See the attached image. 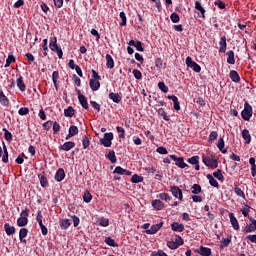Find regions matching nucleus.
Wrapping results in <instances>:
<instances>
[{"instance_id":"obj_2","label":"nucleus","mask_w":256,"mask_h":256,"mask_svg":"<svg viewBox=\"0 0 256 256\" xmlns=\"http://www.w3.org/2000/svg\"><path fill=\"white\" fill-rule=\"evenodd\" d=\"M241 115H242V119H244V121H249L251 119V117H253V107H251V105L246 103Z\"/></svg>"},{"instance_id":"obj_48","label":"nucleus","mask_w":256,"mask_h":256,"mask_svg":"<svg viewBox=\"0 0 256 256\" xmlns=\"http://www.w3.org/2000/svg\"><path fill=\"white\" fill-rule=\"evenodd\" d=\"M69 133H70V135L75 137V135L79 134V128L77 126H75V125L70 126Z\"/></svg>"},{"instance_id":"obj_60","label":"nucleus","mask_w":256,"mask_h":256,"mask_svg":"<svg viewBox=\"0 0 256 256\" xmlns=\"http://www.w3.org/2000/svg\"><path fill=\"white\" fill-rule=\"evenodd\" d=\"M213 176L218 179V181H221L223 179V173H221V170H217L213 173Z\"/></svg>"},{"instance_id":"obj_21","label":"nucleus","mask_w":256,"mask_h":256,"mask_svg":"<svg viewBox=\"0 0 256 256\" xmlns=\"http://www.w3.org/2000/svg\"><path fill=\"white\" fill-rule=\"evenodd\" d=\"M73 147H75V143L68 141V142H65L62 146H60V149L62 151H71V149H73Z\"/></svg>"},{"instance_id":"obj_27","label":"nucleus","mask_w":256,"mask_h":256,"mask_svg":"<svg viewBox=\"0 0 256 256\" xmlns=\"http://www.w3.org/2000/svg\"><path fill=\"white\" fill-rule=\"evenodd\" d=\"M29 233V230H27V228H22L19 231V239L22 243H27V240H23L25 239V237H27V234Z\"/></svg>"},{"instance_id":"obj_43","label":"nucleus","mask_w":256,"mask_h":256,"mask_svg":"<svg viewBox=\"0 0 256 256\" xmlns=\"http://www.w3.org/2000/svg\"><path fill=\"white\" fill-rule=\"evenodd\" d=\"M107 158L109 159V161H111V163H117V157L115 156V151H110L107 154Z\"/></svg>"},{"instance_id":"obj_44","label":"nucleus","mask_w":256,"mask_h":256,"mask_svg":"<svg viewBox=\"0 0 256 256\" xmlns=\"http://www.w3.org/2000/svg\"><path fill=\"white\" fill-rule=\"evenodd\" d=\"M193 195H199V193H201V185L199 184H194L192 186V191Z\"/></svg>"},{"instance_id":"obj_64","label":"nucleus","mask_w":256,"mask_h":256,"mask_svg":"<svg viewBox=\"0 0 256 256\" xmlns=\"http://www.w3.org/2000/svg\"><path fill=\"white\" fill-rule=\"evenodd\" d=\"M133 75L135 77V79H141V77H143V75L141 74V71L135 69L133 70Z\"/></svg>"},{"instance_id":"obj_20","label":"nucleus","mask_w":256,"mask_h":256,"mask_svg":"<svg viewBox=\"0 0 256 256\" xmlns=\"http://www.w3.org/2000/svg\"><path fill=\"white\" fill-rule=\"evenodd\" d=\"M128 45L135 47L137 51H144L141 41L130 40Z\"/></svg>"},{"instance_id":"obj_53","label":"nucleus","mask_w":256,"mask_h":256,"mask_svg":"<svg viewBox=\"0 0 256 256\" xmlns=\"http://www.w3.org/2000/svg\"><path fill=\"white\" fill-rule=\"evenodd\" d=\"M11 63H15V56L9 55L6 59L5 67H10Z\"/></svg>"},{"instance_id":"obj_51","label":"nucleus","mask_w":256,"mask_h":256,"mask_svg":"<svg viewBox=\"0 0 256 256\" xmlns=\"http://www.w3.org/2000/svg\"><path fill=\"white\" fill-rule=\"evenodd\" d=\"M105 243L107 245H109L110 247H117V243H115V240H113V238H111V237H107L105 239Z\"/></svg>"},{"instance_id":"obj_10","label":"nucleus","mask_w":256,"mask_h":256,"mask_svg":"<svg viewBox=\"0 0 256 256\" xmlns=\"http://www.w3.org/2000/svg\"><path fill=\"white\" fill-rule=\"evenodd\" d=\"M163 227V222H160L158 224L152 225L150 229L146 231L148 235H155L159 229Z\"/></svg>"},{"instance_id":"obj_25","label":"nucleus","mask_w":256,"mask_h":256,"mask_svg":"<svg viewBox=\"0 0 256 256\" xmlns=\"http://www.w3.org/2000/svg\"><path fill=\"white\" fill-rule=\"evenodd\" d=\"M17 87L20 89L22 92H24L27 89V86H25V82H23V76H19L17 78Z\"/></svg>"},{"instance_id":"obj_35","label":"nucleus","mask_w":256,"mask_h":256,"mask_svg":"<svg viewBox=\"0 0 256 256\" xmlns=\"http://www.w3.org/2000/svg\"><path fill=\"white\" fill-rule=\"evenodd\" d=\"M60 227L61 229H69V227H71V222H69V219H62L60 220Z\"/></svg>"},{"instance_id":"obj_30","label":"nucleus","mask_w":256,"mask_h":256,"mask_svg":"<svg viewBox=\"0 0 256 256\" xmlns=\"http://www.w3.org/2000/svg\"><path fill=\"white\" fill-rule=\"evenodd\" d=\"M109 99H111L113 103H121V95H119V93L111 92L109 94Z\"/></svg>"},{"instance_id":"obj_29","label":"nucleus","mask_w":256,"mask_h":256,"mask_svg":"<svg viewBox=\"0 0 256 256\" xmlns=\"http://www.w3.org/2000/svg\"><path fill=\"white\" fill-rule=\"evenodd\" d=\"M4 230L7 235H15V227L9 225V223L4 224Z\"/></svg>"},{"instance_id":"obj_50","label":"nucleus","mask_w":256,"mask_h":256,"mask_svg":"<svg viewBox=\"0 0 256 256\" xmlns=\"http://www.w3.org/2000/svg\"><path fill=\"white\" fill-rule=\"evenodd\" d=\"M131 181L133 183H143V177L142 176H139L137 174H134L131 178Z\"/></svg>"},{"instance_id":"obj_40","label":"nucleus","mask_w":256,"mask_h":256,"mask_svg":"<svg viewBox=\"0 0 256 256\" xmlns=\"http://www.w3.org/2000/svg\"><path fill=\"white\" fill-rule=\"evenodd\" d=\"M158 115L164 119V121H170L169 116H167V112L163 108L158 109Z\"/></svg>"},{"instance_id":"obj_28","label":"nucleus","mask_w":256,"mask_h":256,"mask_svg":"<svg viewBox=\"0 0 256 256\" xmlns=\"http://www.w3.org/2000/svg\"><path fill=\"white\" fill-rule=\"evenodd\" d=\"M197 253H199V255H201V256H210L211 249L201 246L200 249L197 251Z\"/></svg>"},{"instance_id":"obj_45","label":"nucleus","mask_w":256,"mask_h":256,"mask_svg":"<svg viewBox=\"0 0 256 256\" xmlns=\"http://www.w3.org/2000/svg\"><path fill=\"white\" fill-rule=\"evenodd\" d=\"M170 19H171L172 23H179V21H181V18L179 17V14H177L176 12H173L170 15Z\"/></svg>"},{"instance_id":"obj_3","label":"nucleus","mask_w":256,"mask_h":256,"mask_svg":"<svg viewBox=\"0 0 256 256\" xmlns=\"http://www.w3.org/2000/svg\"><path fill=\"white\" fill-rule=\"evenodd\" d=\"M29 217V211L28 210H23L20 213V217L17 220V225L18 227H25V225H27L29 219H27Z\"/></svg>"},{"instance_id":"obj_13","label":"nucleus","mask_w":256,"mask_h":256,"mask_svg":"<svg viewBox=\"0 0 256 256\" xmlns=\"http://www.w3.org/2000/svg\"><path fill=\"white\" fill-rule=\"evenodd\" d=\"M229 218L233 229H235V231H239V221H237L235 215L233 213H229Z\"/></svg>"},{"instance_id":"obj_23","label":"nucleus","mask_w":256,"mask_h":256,"mask_svg":"<svg viewBox=\"0 0 256 256\" xmlns=\"http://www.w3.org/2000/svg\"><path fill=\"white\" fill-rule=\"evenodd\" d=\"M227 55V63H229V65H235V52H233L232 50L228 51L226 53Z\"/></svg>"},{"instance_id":"obj_47","label":"nucleus","mask_w":256,"mask_h":256,"mask_svg":"<svg viewBox=\"0 0 256 256\" xmlns=\"http://www.w3.org/2000/svg\"><path fill=\"white\" fill-rule=\"evenodd\" d=\"M158 199H161L162 201H171V196L167 193H160L158 194Z\"/></svg>"},{"instance_id":"obj_11","label":"nucleus","mask_w":256,"mask_h":256,"mask_svg":"<svg viewBox=\"0 0 256 256\" xmlns=\"http://www.w3.org/2000/svg\"><path fill=\"white\" fill-rule=\"evenodd\" d=\"M152 207H154V209H156V211H161L163 209H165V203H163V201L156 199L152 201Z\"/></svg>"},{"instance_id":"obj_24","label":"nucleus","mask_w":256,"mask_h":256,"mask_svg":"<svg viewBox=\"0 0 256 256\" xmlns=\"http://www.w3.org/2000/svg\"><path fill=\"white\" fill-rule=\"evenodd\" d=\"M242 138L244 139L246 145H249V143H251V134L249 133V130L244 129L242 131Z\"/></svg>"},{"instance_id":"obj_26","label":"nucleus","mask_w":256,"mask_h":256,"mask_svg":"<svg viewBox=\"0 0 256 256\" xmlns=\"http://www.w3.org/2000/svg\"><path fill=\"white\" fill-rule=\"evenodd\" d=\"M230 79H232L234 83H239L241 81V77L239 76V73H237V71L235 70L230 71Z\"/></svg>"},{"instance_id":"obj_7","label":"nucleus","mask_w":256,"mask_h":256,"mask_svg":"<svg viewBox=\"0 0 256 256\" xmlns=\"http://www.w3.org/2000/svg\"><path fill=\"white\" fill-rule=\"evenodd\" d=\"M170 193H172L173 197L178 199V201H183V191L180 190L178 186H171Z\"/></svg>"},{"instance_id":"obj_55","label":"nucleus","mask_w":256,"mask_h":256,"mask_svg":"<svg viewBox=\"0 0 256 256\" xmlns=\"http://www.w3.org/2000/svg\"><path fill=\"white\" fill-rule=\"evenodd\" d=\"M47 43H48V40L47 39H44L43 40V45H42V48H43V55L44 57H47V51L49 49V47L47 46Z\"/></svg>"},{"instance_id":"obj_9","label":"nucleus","mask_w":256,"mask_h":256,"mask_svg":"<svg viewBox=\"0 0 256 256\" xmlns=\"http://www.w3.org/2000/svg\"><path fill=\"white\" fill-rule=\"evenodd\" d=\"M250 221L251 223L243 229L244 233H253L256 231V220L250 218Z\"/></svg>"},{"instance_id":"obj_37","label":"nucleus","mask_w":256,"mask_h":256,"mask_svg":"<svg viewBox=\"0 0 256 256\" xmlns=\"http://www.w3.org/2000/svg\"><path fill=\"white\" fill-rule=\"evenodd\" d=\"M65 117H73L75 115V110L73 107L69 106L67 109L64 110Z\"/></svg>"},{"instance_id":"obj_8","label":"nucleus","mask_w":256,"mask_h":256,"mask_svg":"<svg viewBox=\"0 0 256 256\" xmlns=\"http://www.w3.org/2000/svg\"><path fill=\"white\" fill-rule=\"evenodd\" d=\"M170 159H172V161H175V165H177V167H180V169H185L186 167H189V165L185 163L183 157L177 158V156L175 155H170Z\"/></svg>"},{"instance_id":"obj_59","label":"nucleus","mask_w":256,"mask_h":256,"mask_svg":"<svg viewBox=\"0 0 256 256\" xmlns=\"http://www.w3.org/2000/svg\"><path fill=\"white\" fill-rule=\"evenodd\" d=\"M167 247H169V249H179V246L176 244L175 241H168Z\"/></svg>"},{"instance_id":"obj_33","label":"nucleus","mask_w":256,"mask_h":256,"mask_svg":"<svg viewBox=\"0 0 256 256\" xmlns=\"http://www.w3.org/2000/svg\"><path fill=\"white\" fill-rule=\"evenodd\" d=\"M195 9L199 11L203 18H205V8L201 5V2L196 1L195 2Z\"/></svg>"},{"instance_id":"obj_58","label":"nucleus","mask_w":256,"mask_h":256,"mask_svg":"<svg viewBox=\"0 0 256 256\" xmlns=\"http://www.w3.org/2000/svg\"><path fill=\"white\" fill-rule=\"evenodd\" d=\"M19 115H29V108L27 107H22L18 110Z\"/></svg>"},{"instance_id":"obj_56","label":"nucleus","mask_w":256,"mask_h":256,"mask_svg":"<svg viewBox=\"0 0 256 256\" xmlns=\"http://www.w3.org/2000/svg\"><path fill=\"white\" fill-rule=\"evenodd\" d=\"M57 79H59V72L57 71H54L52 73V80H53V83H54V86L57 88Z\"/></svg>"},{"instance_id":"obj_17","label":"nucleus","mask_w":256,"mask_h":256,"mask_svg":"<svg viewBox=\"0 0 256 256\" xmlns=\"http://www.w3.org/2000/svg\"><path fill=\"white\" fill-rule=\"evenodd\" d=\"M191 165H195V170L199 171V156H193L187 160Z\"/></svg>"},{"instance_id":"obj_46","label":"nucleus","mask_w":256,"mask_h":256,"mask_svg":"<svg viewBox=\"0 0 256 256\" xmlns=\"http://www.w3.org/2000/svg\"><path fill=\"white\" fill-rule=\"evenodd\" d=\"M120 19H121L120 26L125 27V25H127V16L125 15V12H120Z\"/></svg>"},{"instance_id":"obj_41","label":"nucleus","mask_w":256,"mask_h":256,"mask_svg":"<svg viewBox=\"0 0 256 256\" xmlns=\"http://www.w3.org/2000/svg\"><path fill=\"white\" fill-rule=\"evenodd\" d=\"M91 199H93V196L91 195V193L89 191H85L83 195V201L85 203H91Z\"/></svg>"},{"instance_id":"obj_16","label":"nucleus","mask_w":256,"mask_h":256,"mask_svg":"<svg viewBox=\"0 0 256 256\" xmlns=\"http://www.w3.org/2000/svg\"><path fill=\"white\" fill-rule=\"evenodd\" d=\"M89 86L92 89V91H99L101 83L99 82V80L91 79L89 82Z\"/></svg>"},{"instance_id":"obj_15","label":"nucleus","mask_w":256,"mask_h":256,"mask_svg":"<svg viewBox=\"0 0 256 256\" xmlns=\"http://www.w3.org/2000/svg\"><path fill=\"white\" fill-rule=\"evenodd\" d=\"M172 231H178V233H183L185 231V226L183 224L174 222L171 224Z\"/></svg>"},{"instance_id":"obj_6","label":"nucleus","mask_w":256,"mask_h":256,"mask_svg":"<svg viewBox=\"0 0 256 256\" xmlns=\"http://www.w3.org/2000/svg\"><path fill=\"white\" fill-rule=\"evenodd\" d=\"M113 141V133H105L104 137L100 139L101 145H104V147H111Z\"/></svg>"},{"instance_id":"obj_22","label":"nucleus","mask_w":256,"mask_h":256,"mask_svg":"<svg viewBox=\"0 0 256 256\" xmlns=\"http://www.w3.org/2000/svg\"><path fill=\"white\" fill-rule=\"evenodd\" d=\"M106 67H108V69H113V67H115V61L110 54H106Z\"/></svg>"},{"instance_id":"obj_52","label":"nucleus","mask_w":256,"mask_h":256,"mask_svg":"<svg viewBox=\"0 0 256 256\" xmlns=\"http://www.w3.org/2000/svg\"><path fill=\"white\" fill-rule=\"evenodd\" d=\"M36 221L40 227H43V215L41 214V211L37 212Z\"/></svg>"},{"instance_id":"obj_5","label":"nucleus","mask_w":256,"mask_h":256,"mask_svg":"<svg viewBox=\"0 0 256 256\" xmlns=\"http://www.w3.org/2000/svg\"><path fill=\"white\" fill-rule=\"evenodd\" d=\"M186 65L187 67L195 71V73H201V66L193 61V58H191L190 56L186 58Z\"/></svg>"},{"instance_id":"obj_62","label":"nucleus","mask_w":256,"mask_h":256,"mask_svg":"<svg viewBox=\"0 0 256 256\" xmlns=\"http://www.w3.org/2000/svg\"><path fill=\"white\" fill-rule=\"evenodd\" d=\"M82 145H83L84 149H87V147H89V138L87 136L83 137Z\"/></svg>"},{"instance_id":"obj_39","label":"nucleus","mask_w":256,"mask_h":256,"mask_svg":"<svg viewBox=\"0 0 256 256\" xmlns=\"http://www.w3.org/2000/svg\"><path fill=\"white\" fill-rule=\"evenodd\" d=\"M221 243L222 244L220 245V249H225V247H229V243H231V236L222 239Z\"/></svg>"},{"instance_id":"obj_12","label":"nucleus","mask_w":256,"mask_h":256,"mask_svg":"<svg viewBox=\"0 0 256 256\" xmlns=\"http://www.w3.org/2000/svg\"><path fill=\"white\" fill-rule=\"evenodd\" d=\"M219 46L220 53H225V51H227V37L223 36L220 38Z\"/></svg>"},{"instance_id":"obj_18","label":"nucleus","mask_w":256,"mask_h":256,"mask_svg":"<svg viewBox=\"0 0 256 256\" xmlns=\"http://www.w3.org/2000/svg\"><path fill=\"white\" fill-rule=\"evenodd\" d=\"M114 173H117L118 175H126V176H131V171L123 169L121 166H117L114 169Z\"/></svg>"},{"instance_id":"obj_61","label":"nucleus","mask_w":256,"mask_h":256,"mask_svg":"<svg viewBox=\"0 0 256 256\" xmlns=\"http://www.w3.org/2000/svg\"><path fill=\"white\" fill-rule=\"evenodd\" d=\"M156 151L160 154V155H167V148L160 146L156 149Z\"/></svg>"},{"instance_id":"obj_4","label":"nucleus","mask_w":256,"mask_h":256,"mask_svg":"<svg viewBox=\"0 0 256 256\" xmlns=\"http://www.w3.org/2000/svg\"><path fill=\"white\" fill-rule=\"evenodd\" d=\"M202 161L204 165H206V167H210V169H217L218 167L217 159L215 158L203 156Z\"/></svg>"},{"instance_id":"obj_31","label":"nucleus","mask_w":256,"mask_h":256,"mask_svg":"<svg viewBox=\"0 0 256 256\" xmlns=\"http://www.w3.org/2000/svg\"><path fill=\"white\" fill-rule=\"evenodd\" d=\"M217 147L219 151H221V153H227V149H225V141L223 140V138L219 139Z\"/></svg>"},{"instance_id":"obj_38","label":"nucleus","mask_w":256,"mask_h":256,"mask_svg":"<svg viewBox=\"0 0 256 256\" xmlns=\"http://www.w3.org/2000/svg\"><path fill=\"white\" fill-rule=\"evenodd\" d=\"M207 179L212 187H219V182H217V180H215L212 175L208 174Z\"/></svg>"},{"instance_id":"obj_54","label":"nucleus","mask_w":256,"mask_h":256,"mask_svg":"<svg viewBox=\"0 0 256 256\" xmlns=\"http://www.w3.org/2000/svg\"><path fill=\"white\" fill-rule=\"evenodd\" d=\"M116 131H117L118 133H120L119 137H120L121 139H125V129H124L123 127L117 126V127H116Z\"/></svg>"},{"instance_id":"obj_32","label":"nucleus","mask_w":256,"mask_h":256,"mask_svg":"<svg viewBox=\"0 0 256 256\" xmlns=\"http://www.w3.org/2000/svg\"><path fill=\"white\" fill-rule=\"evenodd\" d=\"M97 223L100 225V227H109V219L105 217L99 218Z\"/></svg>"},{"instance_id":"obj_36","label":"nucleus","mask_w":256,"mask_h":256,"mask_svg":"<svg viewBox=\"0 0 256 256\" xmlns=\"http://www.w3.org/2000/svg\"><path fill=\"white\" fill-rule=\"evenodd\" d=\"M4 154L2 156V162L3 163H9V152L7 151V146H3Z\"/></svg>"},{"instance_id":"obj_19","label":"nucleus","mask_w":256,"mask_h":256,"mask_svg":"<svg viewBox=\"0 0 256 256\" xmlns=\"http://www.w3.org/2000/svg\"><path fill=\"white\" fill-rule=\"evenodd\" d=\"M78 99H79L80 105L84 109H89V103H87V97H85V95L83 94L78 95Z\"/></svg>"},{"instance_id":"obj_1","label":"nucleus","mask_w":256,"mask_h":256,"mask_svg":"<svg viewBox=\"0 0 256 256\" xmlns=\"http://www.w3.org/2000/svg\"><path fill=\"white\" fill-rule=\"evenodd\" d=\"M49 47L51 51H54L57 53L59 59H63V50L61 49V47H59V45H57V37L50 38Z\"/></svg>"},{"instance_id":"obj_49","label":"nucleus","mask_w":256,"mask_h":256,"mask_svg":"<svg viewBox=\"0 0 256 256\" xmlns=\"http://www.w3.org/2000/svg\"><path fill=\"white\" fill-rule=\"evenodd\" d=\"M234 193L238 196V197H242V199H245V192H243V190H241V188L239 187H235L234 188Z\"/></svg>"},{"instance_id":"obj_14","label":"nucleus","mask_w":256,"mask_h":256,"mask_svg":"<svg viewBox=\"0 0 256 256\" xmlns=\"http://www.w3.org/2000/svg\"><path fill=\"white\" fill-rule=\"evenodd\" d=\"M63 179H65V170H63V168H59L55 174V180L58 183H61Z\"/></svg>"},{"instance_id":"obj_57","label":"nucleus","mask_w":256,"mask_h":256,"mask_svg":"<svg viewBox=\"0 0 256 256\" xmlns=\"http://www.w3.org/2000/svg\"><path fill=\"white\" fill-rule=\"evenodd\" d=\"M4 137L6 141H11L13 139V135L7 129H4Z\"/></svg>"},{"instance_id":"obj_63","label":"nucleus","mask_w":256,"mask_h":256,"mask_svg":"<svg viewBox=\"0 0 256 256\" xmlns=\"http://www.w3.org/2000/svg\"><path fill=\"white\" fill-rule=\"evenodd\" d=\"M219 136V134H217L216 131H212L209 135V141H215L217 139V137Z\"/></svg>"},{"instance_id":"obj_42","label":"nucleus","mask_w":256,"mask_h":256,"mask_svg":"<svg viewBox=\"0 0 256 256\" xmlns=\"http://www.w3.org/2000/svg\"><path fill=\"white\" fill-rule=\"evenodd\" d=\"M158 89H160V91H162V93H168L169 92V87H167V85H165V82H159L158 83Z\"/></svg>"},{"instance_id":"obj_34","label":"nucleus","mask_w":256,"mask_h":256,"mask_svg":"<svg viewBox=\"0 0 256 256\" xmlns=\"http://www.w3.org/2000/svg\"><path fill=\"white\" fill-rule=\"evenodd\" d=\"M0 103L4 107H7L9 105V99H7V96L3 92H0Z\"/></svg>"}]
</instances>
